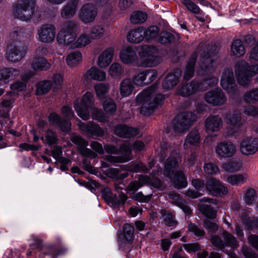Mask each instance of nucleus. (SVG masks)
Returning a JSON list of instances; mask_svg holds the SVG:
<instances>
[{"mask_svg": "<svg viewBox=\"0 0 258 258\" xmlns=\"http://www.w3.org/2000/svg\"><path fill=\"white\" fill-rule=\"evenodd\" d=\"M67 249L66 248L57 249L54 246H47L42 249V253L49 258H56L59 255L64 253Z\"/></svg>", "mask_w": 258, "mask_h": 258, "instance_id": "40", "label": "nucleus"}, {"mask_svg": "<svg viewBox=\"0 0 258 258\" xmlns=\"http://www.w3.org/2000/svg\"><path fill=\"white\" fill-rule=\"evenodd\" d=\"M204 170L206 173L210 175H216L219 173L218 167L212 162H208L204 164Z\"/></svg>", "mask_w": 258, "mask_h": 258, "instance_id": "57", "label": "nucleus"}, {"mask_svg": "<svg viewBox=\"0 0 258 258\" xmlns=\"http://www.w3.org/2000/svg\"><path fill=\"white\" fill-rule=\"evenodd\" d=\"M31 66L35 71H46L49 69L50 66L45 58L35 56L31 60Z\"/></svg>", "mask_w": 258, "mask_h": 258, "instance_id": "34", "label": "nucleus"}, {"mask_svg": "<svg viewBox=\"0 0 258 258\" xmlns=\"http://www.w3.org/2000/svg\"><path fill=\"white\" fill-rule=\"evenodd\" d=\"M79 24L75 20H68L62 23L56 37L57 42L63 45L73 44L77 37Z\"/></svg>", "mask_w": 258, "mask_h": 258, "instance_id": "3", "label": "nucleus"}, {"mask_svg": "<svg viewBox=\"0 0 258 258\" xmlns=\"http://www.w3.org/2000/svg\"><path fill=\"white\" fill-rule=\"evenodd\" d=\"M258 73V64L250 66L244 60L238 61L235 66V74L238 83L243 86L248 85L251 78Z\"/></svg>", "mask_w": 258, "mask_h": 258, "instance_id": "4", "label": "nucleus"}, {"mask_svg": "<svg viewBox=\"0 0 258 258\" xmlns=\"http://www.w3.org/2000/svg\"><path fill=\"white\" fill-rule=\"evenodd\" d=\"M92 40L89 35L86 33H82L78 38L77 37L72 46L75 48L84 47L90 44Z\"/></svg>", "mask_w": 258, "mask_h": 258, "instance_id": "41", "label": "nucleus"}, {"mask_svg": "<svg viewBox=\"0 0 258 258\" xmlns=\"http://www.w3.org/2000/svg\"><path fill=\"white\" fill-rule=\"evenodd\" d=\"M91 110L93 119L101 122H104L107 121V119L106 117L101 109L94 107L91 109Z\"/></svg>", "mask_w": 258, "mask_h": 258, "instance_id": "59", "label": "nucleus"}, {"mask_svg": "<svg viewBox=\"0 0 258 258\" xmlns=\"http://www.w3.org/2000/svg\"><path fill=\"white\" fill-rule=\"evenodd\" d=\"M127 197L124 194L121 193L118 198H114L112 199V204L114 208H119L125 203Z\"/></svg>", "mask_w": 258, "mask_h": 258, "instance_id": "62", "label": "nucleus"}, {"mask_svg": "<svg viewBox=\"0 0 258 258\" xmlns=\"http://www.w3.org/2000/svg\"><path fill=\"white\" fill-rule=\"evenodd\" d=\"M78 5V0H71L62 8L60 13L61 17L64 19L73 18L76 13Z\"/></svg>", "mask_w": 258, "mask_h": 258, "instance_id": "30", "label": "nucleus"}, {"mask_svg": "<svg viewBox=\"0 0 258 258\" xmlns=\"http://www.w3.org/2000/svg\"><path fill=\"white\" fill-rule=\"evenodd\" d=\"M241 164L239 161H230L224 165V169L229 172H236L239 169Z\"/></svg>", "mask_w": 258, "mask_h": 258, "instance_id": "61", "label": "nucleus"}, {"mask_svg": "<svg viewBox=\"0 0 258 258\" xmlns=\"http://www.w3.org/2000/svg\"><path fill=\"white\" fill-rule=\"evenodd\" d=\"M147 18V14L145 12L137 11L134 12L132 14L130 20L133 24H140L145 22Z\"/></svg>", "mask_w": 258, "mask_h": 258, "instance_id": "45", "label": "nucleus"}, {"mask_svg": "<svg viewBox=\"0 0 258 258\" xmlns=\"http://www.w3.org/2000/svg\"><path fill=\"white\" fill-rule=\"evenodd\" d=\"M222 236L224 240L225 247L230 246L232 248H236L238 246V242L235 237L230 233L224 231Z\"/></svg>", "mask_w": 258, "mask_h": 258, "instance_id": "51", "label": "nucleus"}, {"mask_svg": "<svg viewBox=\"0 0 258 258\" xmlns=\"http://www.w3.org/2000/svg\"><path fill=\"white\" fill-rule=\"evenodd\" d=\"M231 54L235 56L239 57L244 54L245 48L242 41L240 39L235 40L231 46Z\"/></svg>", "mask_w": 258, "mask_h": 258, "instance_id": "39", "label": "nucleus"}, {"mask_svg": "<svg viewBox=\"0 0 258 258\" xmlns=\"http://www.w3.org/2000/svg\"><path fill=\"white\" fill-rule=\"evenodd\" d=\"M124 170L130 171L134 173L142 172L146 173L149 172V169L142 162L133 164L129 166H126L125 167Z\"/></svg>", "mask_w": 258, "mask_h": 258, "instance_id": "48", "label": "nucleus"}, {"mask_svg": "<svg viewBox=\"0 0 258 258\" xmlns=\"http://www.w3.org/2000/svg\"><path fill=\"white\" fill-rule=\"evenodd\" d=\"M206 189L214 196L222 197L228 193L227 188L223 185L219 180L210 178L206 184Z\"/></svg>", "mask_w": 258, "mask_h": 258, "instance_id": "19", "label": "nucleus"}, {"mask_svg": "<svg viewBox=\"0 0 258 258\" xmlns=\"http://www.w3.org/2000/svg\"><path fill=\"white\" fill-rule=\"evenodd\" d=\"M196 115L191 112H183L175 116L173 120V128L176 133L188 130L197 120Z\"/></svg>", "mask_w": 258, "mask_h": 258, "instance_id": "10", "label": "nucleus"}, {"mask_svg": "<svg viewBox=\"0 0 258 258\" xmlns=\"http://www.w3.org/2000/svg\"><path fill=\"white\" fill-rule=\"evenodd\" d=\"M71 141L77 146L78 150L80 154L84 157L95 158L97 154L87 148L88 143L81 136L74 135L71 137Z\"/></svg>", "mask_w": 258, "mask_h": 258, "instance_id": "18", "label": "nucleus"}, {"mask_svg": "<svg viewBox=\"0 0 258 258\" xmlns=\"http://www.w3.org/2000/svg\"><path fill=\"white\" fill-rule=\"evenodd\" d=\"M27 47L21 41H13L9 39L5 57L9 61L18 62L25 56Z\"/></svg>", "mask_w": 258, "mask_h": 258, "instance_id": "9", "label": "nucleus"}, {"mask_svg": "<svg viewBox=\"0 0 258 258\" xmlns=\"http://www.w3.org/2000/svg\"><path fill=\"white\" fill-rule=\"evenodd\" d=\"M201 209L203 213L208 218L214 219L216 217V212L211 206L204 205Z\"/></svg>", "mask_w": 258, "mask_h": 258, "instance_id": "64", "label": "nucleus"}, {"mask_svg": "<svg viewBox=\"0 0 258 258\" xmlns=\"http://www.w3.org/2000/svg\"><path fill=\"white\" fill-rule=\"evenodd\" d=\"M61 113L66 119L62 120L57 114L52 112L49 115V121L52 125H57L62 132L68 133L71 127V123L69 119L71 118L73 113L69 107L65 106L61 108Z\"/></svg>", "mask_w": 258, "mask_h": 258, "instance_id": "11", "label": "nucleus"}, {"mask_svg": "<svg viewBox=\"0 0 258 258\" xmlns=\"http://www.w3.org/2000/svg\"><path fill=\"white\" fill-rule=\"evenodd\" d=\"M181 71L179 69H174L168 74L162 83V87L167 90L172 89L179 82Z\"/></svg>", "mask_w": 258, "mask_h": 258, "instance_id": "24", "label": "nucleus"}, {"mask_svg": "<svg viewBox=\"0 0 258 258\" xmlns=\"http://www.w3.org/2000/svg\"><path fill=\"white\" fill-rule=\"evenodd\" d=\"M242 98L247 104H254L258 101V88L252 89L246 92Z\"/></svg>", "mask_w": 258, "mask_h": 258, "instance_id": "44", "label": "nucleus"}, {"mask_svg": "<svg viewBox=\"0 0 258 258\" xmlns=\"http://www.w3.org/2000/svg\"><path fill=\"white\" fill-rule=\"evenodd\" d=\"M200 136L197 131H192L187 135L184 143L185 149L189 148L191 145H197L200 142Z\"/></svg>", "mask_w": 258, "mask_h": 258, "instance_id": "37", "label": "nucleus"}, {"mask_svg": "<svg viewBox=\"0 0 258 258\" xmlns=\"http://www.w3.org/2000/svg\"><path fill=\"white\" fill-rule=\"evenodd\" d=\"M103 107L105 112L110 115L113 114L116 110V103L111 98L106 99L104 101Z\"/></svg>", "mask_w": 258, "mask_h": 258, "instance_id": "49", "label": "nucleus"}, {"mask_svg": "<svg viewBox=\"0 0 258 258\" xmlns=\"http://www.w3.org/2000/svg\"><path fill=\"white\" fill-rule=\"evenodd\" d=\"M133 83L138 86L147 85L145 70L136 74L132 79Z\"/></svg>", "mask_w": 258, "mask_h": 258, "instance_id": "54", "label": "nucleus"}, {"mask_svg": "<svg viewBox=\"0 0 258 258\" xmlns=\"http://www.w3.org/2000/svg\"><path fill=\"white\" fill-rule=\"evenodd\" d=\"M162 216H165L164 219V223L168 226H176L177 224V221L174 220V216L170 212H167L165 210L161 211Z\"/></svg>", "mask_w": 258, "mask_h": 258, "instance_id": "55", "label": "nucleus"}, {"mask_svg": "<svg viewBox=\"0 0 258 258\" xmlns=\"http://www.w3.org/2000/svg\"><path fill=\"white\" fill-rule=\"evenodd\" d=\"M222 118L218 115H210L205 120V131L208 134L219 132L223 127Z\"/></svg>", "mask_w": 258, "mask_h": 258, "instance_id": "20", "label": "nucleus"}, {"mask_svg": "<svg viewBox=\"0 0 258 258\" xmlns=\"http://www.w3.org/2000/svg\"><path fill=\"white\" fill-rule=\"evenodd\" d=\"M141 64L145 67H154L162 61V57L159 54L157 47L152 45L141 46L139 51Z\"/></svg>", "mask_w": 258, "mask_h": 258, "instance_id": "5", "label": "nucleus"}, {"mask_svg": "<svg viewBox=\"0 0 258 258\" xmlns=\"http://www.w3.org/2000/svg\"><path fill=\"white\" fill-rule=\"evenodd\" d=\"M94 106L93 94L89 91L86 92L79 100L75 103L74 107L78 115L82 119L87 120L90 118V110Z\"/></svg>", "mask_w": 258, "mask_h": 258, "instance_id": "7", "label": "nucleus"}, {"mask_svg": "<svg viewBox=\"0 0 258 258\" xmlns=\"http://www.w3.org/2000/svg\"><path fill=\"white\" fill-rule=\"evenodd\" d=\"M104 33L105 30L103 26L99 25H95L91 27L89 35L92 39L97 40L102 38Z\"/></svg>", "mask_w": 258, "mask_h": 258, "instance_id": "50", "label": "nucleus"}, {"mask_svg": "<svg viewBox=\"0 0 258 258\" xmlns=\"http://www.w3.org/2000/svg\"><path fill=\"white\" fill-rule=\"evenodd\" d=\"M134 86L130 79H123L120 85V93L122 97H125L130 95L134 90Z\"/></svg>", "mask_w": 258, "mask_h": 258, "instance_id": "36", "label": "nucleus"}, {"mask_svg": "<svg viewBox=\"0 0 258 258\" xmlns=\"http://www.w3.org/2000/svg\"><path fill=\"white\" fill-rule=\"evenodd\" d=\"M200 90V84L196 81L183 84L177 88L176 94L182 97H188L197 94Z\"/></svg>", "mask_w": 258, "mask_h": 258, "instance_id": "22", "label": "nucleus"}, {"mask_svg": "<svg viewBox=\"0 0 258 258\" xmlns=\"http://www.w3.org/2000/svg\"><path fill=\"white\" fill-rule=\"evenodd\" d=\"M32 31L29 29H25L21 27L13 28L11 31L9 39L13 41H20L21 38H29L31 36Z\"/></svg>", "mask_w": 258, "mask_h": 258, "instance_id": "29", "label": "nucleus"}, {"mask_svg": "<svg viewBox=\"0 0 258 258\" xmlns=\"http://www.w3.org/2000/svg\"><path fill=\"white\" fill-rule=\"evenodd\" d=\"M41 140L44 144H47L49 146L56 144L58 140L56 134L51 130H48L45 137H42Z\"/></svg>", "mask_w": 258, "mask_h": 258, "instance_id": "52", "label": "nucleus"}, {"mask_svg": "<svg viewBox=\"0 0 258 258\" xmlns=\"http://www.w3.org/2000/svg\"><path fill=\"white\" fill-rule=\"evenodd\" d=\"M36 0H21L13 8L14 16L23 21L30 20L34 14Z\"/></svg>", "mask_w": 258, "mask_h": 258, "instance_id": "8", "label": "nucleus"}, {"mask_svg": "<svg viewBox=\"0 0 258 258\" xmlns=\"http://www.w3.org/2000/svg\"><path fill=\"white\" fill-rule=\"evenodd\" d=\"M119 152H120L122 156H113L111 155L106 156V160L110 163H123L131 159L130 156L131 154V149L130 143L125 142L120 146Z\"/></svg>", "mask_w": 258, "mask_h": 258, "instance_id": "21", "label": "nucleus"}, {"mask_svg": "<svg viewBox=\"0 0 258 258\" xmlns=\"http://www.w3.org/2000/svg\"><path fill=\"white\" fill-rule=\"evenodd\" d=\"M78 126L82 132L89 137H102L105 134L103 129L92 121L85 123L80 121Z\"/></svg>", "mask_w": 258, "mask_h": 258, "instance_id": "16", "label": "nucleus"}, {"mask_svg": "<svg viewBox=\"0 0 258 258\" xmlns=\"http://www.w3.org/2000/svg\"><path fill=\"white\" fill-rule=\"evenodd\" d=\"M206 1L205 0H182L183 4L187 9L192 13L195 14L200 13V9L195 4V3L205 5Z\"/></svg>", "mask_w": 258, "mask_h": 258, "instance_id": "42", "label": "nucleus"}, {"mask_svg": "<svg viewBox=\"0 0 258 258\" xmlns=\"http://www.w3.org/2000/svg\"><path fill=\"white\" fill-rule=\"evenodd\" d=\"M86 78L91 80L103 82L106 79V74L96 67L91 68L86 73Z\"/></svg>", "mask_w": 258, "mask_h": 258, "instance_id": "33", "label": "nucleus"}, {"mask_svg": "<svg viewBox=\"0 0 258 258\" xmlns=\"http://www.w3.org/2000/svg\"><path fill=\"white\" fill-rule=\"evenodd\" d=\"M149 181L148 183H146V185L161 190L165 189V185L158 178L153 177L151 178L149 176Z\"/></svg>", "mask_w": 258, "mask_h": 258, "instance_id": "60", "label": "nucleus"}, {"mask_svg": "<svg viewBox=\"0 0 258 258\" xmlns=\"http://www.w3.org/2000/svg\"><path fill=\"white\" fill-rule=\"evenodd\" d=\"M158 85L154 84L141 92L137 96V101L142 104L140 112L145 115L151 114L154 109L163 104L165 97L161 94H158L153 98V94L157 90Z\"/></svg>", "mask_w": 258, "mask_h": 258, "instance_id": "1", "label": "nucleus"}, {"mask_svg": "<svg viewBox=\"0 0 258 258\" xmlns=\"http://www.w3.org/2000/svg\"><path fill=\"white\" fill-rule=\"evenodd\" d=\"M114 48L112 47L105 49L98 56L97 64L101 69H105L112 62L114 55Z\"/></svg>", "mask_w": 258, "mask_h": 258, "instance_id": "27", "label": "nucleus"}, {"mask_svg": "<svg viewBox=\"0 0 258 258\" xmlns=\"http://www.w3.org/2000/svg\"><path fill=\"white\" fill-rule=\"evenodd\" d=\"M180 161V154L174 151L171 153L164 164L165 175L170 179L174 186L178 189L184 188L187 184L185 174L182 171H178L174 173Z\"/></svg>", "mask_w": 258, "mask_h": 258, "instance_id": "2", "label": "nucleus"}, {"mask_svg": "<svg viewBox=\"0 0 258 258\" xmlns=\"http://www.w3.org/2000/svg\"><path fill=\"white\" fill-rule=\"evenodd\" d=\"M123 234L125 239L131 242L133 240L134 234V228L133 225L126 223L123 227Z\"/></svg>", "mask_w": 258, "mask_h": 258, "instance_id": "58", "label": "nucleus"}, {"mask_svg": "<svg viewBox=\"0 0 258 258\" xmlns=\"http://www.w3.org/2000/svg\"><path fill=\"white\" fill-rule=\"evenodd\" d=\"M50 81L45 80L39 82L37 85L36 94L37 95H42L47 93L51 88Z\"/></svg>", "mask_w": 258, "mask_h": 258, "instance_id": "53", "label": "nucleus"}, {"mask_svg": "<svg viewBox=\"0 0 258 258\" xmlns=\"http://www.w3.org/2000/svg\"><path fill=\"white\" fill-rule=\"evenodd\" d=\"M56 29L54 25L46 23L42 25L37 30L36 38L44 43H50L55 40Z\"/></svg>", "mask_w": 258, "mask_h": 258, "instance_id": "12", "label": "nucleus"}, {"mask_svg": "<svg viewBox=\"0 0 258 258\" xmlns=\"http://www.w3.org/2000/svg\"><path fill=\"white\" fill-rule=\"evenodd\" d=\"M108 72L110 76L114 79H120L124 74V70L121 66L116 62L113 63L110 66Z\"/></svg>", "mask_w": 258, "mask_h": 258, "instance_id": "43", "label": "nucleus"}, {"mask_svg": "<svg viewBox=\"0 0 258 258\" xmlns=\"http://www.w3.org/2000/svg\"><path fill=\"white\" fill-rule=\"evenodd\" d=\"M97 10L96 6L91 3L85 4L81 7L79 13V18L84 24L93 22L97 15Z\"/></svg>", "mask_w": 258, "mask_h": 258, "instance_id": "15", "label": "nucleus"}, {"mask_svg": "<svg viewBox=\"0 0 258 258\" xmlns=\"http://www.w3.org/2000/svg\"><path fill=\"white\" fill-rule=\"evenodd\" d=\"M220 83L222 87L228 93L234 94L236 92L237 88L231 69H224L222 74Z\"/></svg>", "mask_w": 258, "mask_h": 258, "instance_id": "14", "label": "nucleus"}, {"mask_svg": "<svg viewBox=\"0 0 258 258\" xmlns=\"http://www.w3.org/2000/svg\"><path fill=\"white\" fill-rule=\"evenodd\" d=\"M197 56L198 53L197 51H195L190 55V57L184 70L183 75L184 79L188 80L194 76L195 73V65Z\"/></svg>", "mask_w": 258, "mask_h": 258, "instance_id": "32", "label": "nucleus"}, {"mask_svg": "<svg viewBox=\"0 0 258 258\" xmlns=\"http://www.w3.org/2000/svg\"><path fill=\"white\" fill-rule=\"evenodd\" d=\"M212 45H208L207 47V51L205 49L201 53L200 59L199 66L197 69V73L199 75H206L214 72L216 68V64L214 59L212 56L216 54V50H212ZM213 47L215 48V46Z\"/></svg>", "mask_w": 258, "mask_h": 258, "instance_id": "6", "label": "nucleus"}, {"mask_svg": "<svg viewBox=\"0 0 258 258\" xmlns=\"http://www.w3.org/2000/svg\"><path fill=\"white\" fill-rule=\"evenodd\" d=\"M245 226L249 230H258V218L253 217L245 220Z\"/></svg>", "mask_w": 258, "mask_h": 258, "instance_id": "63", "label": "nucleus"}, {"mask_svg": "<svg viewBox=\"0 0 258 258\" xmlns=\"http://www.w3.org/2000/svg\"><path fill=\"white\" fill-rule=\"evenodd\" d=\"M227 124L232 130V133L237 132L241 128L243 122L242 120L241 113L239 111L235 110L233 112H227L224 117Z\"/></svg>", "mask_w": 258, "mask_h": 258, "instance_id": "17", "label": "nucleus"}, {"mask_svg": "<svg viewBox=\"0 0 258 258\" xmlns=\"http://www.w3.org/2000/svg\"><path fill=\"white\" fill-rule=\"evenodd\" d=\"M110 85L108 83H98L96 84L94 87L96 95L100 98H104L105 94L108 92Z\"/></svg>", "mask_w": 258, "mask_h": 258, "instance_id": "47", "label": "nucleus"}, {"mask_svg": "<svg viewBox=\"0 0 258 258\" xmlns=\"http://www.w3.org/2000/svg\"><path fill=\"white\" fill-rule=\"evenodd\" d=\"M246 177L241 174H234L227 177V181L232 185H239L246 181Z\"/></svg>", "mask_w": 258, "mask_h": 258, "instance_id": "56", "label": "nucleus"}, {"mask_svg": "<svg viewBox=\"0 0 258 258\" xmlns=\"http://www.w3.org/2000/svg\"><path fill=\"white\" fill-rule=\"evenodd\" d=\"M206 102L213 106L224 105L227 101V98L224 92L220 88H216L207 92L204 95Z\"/></svg>", "mask_w": 258, "mask_h": 258, "instance_id": "13", "label": "nucleus"}, {"mask_svg": "<svg viewBox=\"0 0 258 258\" xmlns=\"http://www.w3.org/2000/svg\"><path fill=\"white\" fill-rule=\"evenodd\" d=\"M216 152L220 157H231L235 153L234 145L230 142H221L216 147Z\"/></svg>", "mask_w": 258, "mask_h": 258, "instance_id": "26", "label": "nucleus"}, {"mask_svg": "<svg viewBox=\"0 0 258 258\" xmlns=\"http://www.w3.org/2000/svg\"><path fill=\"white\" fill-rule=\"evenodd\" d=\"M121 61L125 64H129L137 59L136 49L132 47H127L123 49L120 53Z\"/></svg>", "mask_w": 258, "mask_h": 258, "instance_id": "28", "label": "nucleus"}, {"mask_svg": "<svg viewBox=\"0 0 258 258\" xmlns=\"http://www.w3.org/2000/svg\"><path fill=\"white\" fill-rule=\"evenodd\" d=\"M126 39L132 43L137 44L141 42L144 39V27H139L130 31Z\"/></svg>", "mask_w": 258, "mask_h": 258, "instance_id": "31", "label": "nucleus"}, {"mask_svg": "<svg viewBox=\"0 0 258 258\" xmlns=\"http://www.w3.org/2000/svg\"><path fill=\"white\" fill-rule=\"evenodd\" d=\"M82 60V55L79 51L71 52L68 54L66 57V62L70 67H74Z\"/></svg>", "mask_w": 258, "mask_h": 258, "instance_id": "38", "label": "nucleus"}, {"mask_svg": "<svg viewBox=\"0 0 258 258\" xmlns=\"http://www.w3.org/2000/svg\"><path fill=\"white\" fill-rule=\"evenodd\" d=\"M240 151L242 154L250 155L255 153L258 150V139L247 138L240 143Z\"/></svg>", "mask_w": 258, "mask_h": 258, "instance_id": "23", "label": "nucleus"}, {"mask_svg": "<svg viewBox=\"0 0 258 258\" xmlns=\"http://www.w3.org/2000/svg\"><path fill=\"white\" fill-rule=\"evenodd\" d=\"M138 178V181L135 180L128 184L127 187L128 191L135 192L144 185H146V183H148L149 181L148 175H139Z\"/></svg>", "mask_w": 258, "mask_h": 258, "instance_id": "35", "label": "nucleus"}, {"mask_svg": "<svg viewBox=\"0 0 258 258\" xmlns=\"http://www.w3.org/2000/svg\"><path fill=\"white\" fill-rule=\"evenodd\" d=\"M114 132L116 136L123 138H131L139 134V131L137 128L133 127L124 124H119L115 126Z\"/></svg>", "mask_w": 258, "mask_h": 258, "instance_id": "25", "label": "nucleus"}, {"mask_svg": "<svg viewBox=\"0 0 258 258\" xmlns=\"http://www.w3.org/2000/svg\"><path fill=\"white\" fill-rule=\"evenodd\" d=\"M159 29L157 26H151L147 28L144 27V38L149 41L156 38L158 35Z\"/></svg>", "mask_w": 258, "mask_h": 258, "instance_id": "46", "label": "nucleus"}]
</instances>
